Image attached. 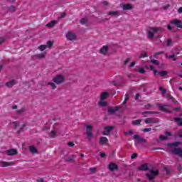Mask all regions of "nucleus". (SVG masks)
<instances>
[{"instance_id":"f257e3e1","label":"nucleus","mask_w":182,"mask_h":182,"mask_svg":"<svg viewBox=\"0 0 182 182\" xmlns=\"http://www.w3.org/2000/svg\"><path fill=\"white\" fill-rule=\"evenodd\" d=\"M180 144H181V142L176 141L173 143H168L167 146L171 149L170 152L172 153V154L182 158V149L178 147Z\"/></svg>"},{"instance_id":"f03ea898","label":"nucleus","mask_w":182,"mask_h":182,"mask_svg":"<svg viewBox=\"0 0 182 182\" xmlns=\"http://www.w3.org/2000/svg\"><path fill=\"white\" fill-rule=\"evenodd\" d=\"M171 25H174V26H176L178 29H181L182 28V21L181 19L174 18L170 21V24H168L166 26V28L168 31H171L173 28L171 27Z\"/></svg>"},{"instance_id":"7ed1b4c3","label":"nucleus","mask_w":182,"mask_h":182,"mask_svg":"<svg viewBox=\"0 0 182 182\" xmlns=\"http://www.w3.org/2000/svg\"><path fill=\"white\" fill-rule=\"evenodd\" d=\"M148 33V38L153 39L154 38V33H157V32H164V30L161 27H151Z\"/></svg>"},{"instance_id":"20e7f679","label":"nucleus","mask_w":182,"mask_h":182,"mask_svg":"<svg viewBox=\"0 0 182 182\" xmlns=\"http://www.w3.org/2000/svg\"><path fill=\"white\" fill-rule=\"evenodd\" d=\"M53 81L55 85H62L65 82V76L63 75H56L53 78Z\"/></svg>"},{"instance_id":"39448f33","label":"nucleus","mask_w":182,"mask_h":182,"mask_svg":"<svg viewBox=\"0 0 182 182\" xmlns=\"http://www.w3.org/2000/svg\"><path fill=\"white\" fill-rule=\"evenodd\" d=\"M86 134L87 136L88 140H92V138L93 137V127L90 124L86 125Z\"/></svg>"},{"instance_id":"423d86ee","label":"nucleus","mask_w":182,"mask_h":182,"mask_svg":"<svg viewBox=\"0 0 182 182\" xmlns=\"http://www.w3.org/2000/svg\"><path fill=\"white\" fill-rule=\"evenodd\" d=\"M146 124H153L159 123V120L156 118H146L144 120Z\"/></svg>"},{"instance_id":"0eeeda50","label":"nucleus","mask_w":182,"mask_h":182,"mask_svg":"<svg viewBox=\"0 0 182 182\" xmlns=\"http://www.w3.org/2000/svg\"><path fill=\"white\" fill-rule=\"evenodd\" d=\"M157 106L159 108V110L161 112H165L166 113H173V111L169 110L168 108H167V105L159 104Z\"/></svg>"},{"instance_id":"6e6552de","label":"nucleus","mask_w":182,"mask_h":182,"mask_svg":"<svg viewBox=\"0 0 182 182\" xmlns=\"http://www.w3.org/2000/svg\"><path fill=\"white\" fill-rule=\"evenodd\" d=\"M113 129H114V127H113L112 126L105 127L104 129V132H102V134L104 136H109L110 134V132L113 130Z\"/></svg>"},{"instance_id":"1a4fd4ad","label":"nucleus","mask_w":182,"mask_h":182,"mask_svg":"<svg viewBox=\"0 0 182 182\" xmlns=\"http://www.w3.org/2000/svg\"><path fill=\"white\" fill-rule=\"evenodd\" d=\"M66 38L68 41H76V34L69 31L66 35Z\"/></svg>"},{"instance_id":"9d476101","label":"nucleus","mask_w":182,"mask_h":182,"mask_svg":"<svg viewBox=\"0 0 182 182\" xmlns=\"http://www.w3.org/2000/svg\"><path fill=\"white\" fill-rule=\"evenodd\" d=\"M7 156H16L18 154V150L16 149H11L6 151Z\"/></svg>"},{"instance_id":"9b49d317","label":"nucleus","mask_w":182,"mask_h":182,"mask_svg":"<svg viewBox=\"0 0 182 182\" xmlns=\"http://www.w3.org/2000/svg\"><path fill=\"white\" fill-rule=\"evenodd\" d=\"M108 169L110 170V171H114V170H119V166H117V164L111 162L108 165Z\"/></svg>"},{"instance_id":"f8f14e48","label":"nucleus","mask_w":182,"mask_h":182,"mask_svg":"<svg viewBox=\"0 0 182 182\" xmlns=\"http://www.w3.org/2000/svg\"><path fill=\"white\" fill-rule=\"evenodd\" d=\"M134 139L136 140V141H139V143H147V140L144 138L140 137V135L135 134L134 135Z\"/></svg>"},{"instance_id":"ddd939ff","label":"nucleus","mask_w":182,"mask_h":182,"mask_svg":"<svg viewBox=\"0 0 182 182\" xmlns=\"http://www.w3.org/2000/svg\"><path fill=\"white\" fill-rule=\"evenodd\" d=\"M107 143H109L107 137L101 136L100 138L99 144H101V146H105V144H107Z\"/></svg>"},{"instance_id":"4468645a","label":"nucleus","mask_w":182,"mask_h":182,"mask_svg":"<svg viewBox=\"0 0 182 182\" xmlns=\"http://www.w3.org/2000/svg\"><path fill=\"white\" fill-rule=\"evenodd\" d=\"M120 107H109L108 108V113L110 114H114L117 110H119Z\"/></svg>"},{"instance_id":"2eb2a0df","label":"nucleus","mask_w":182,"mask_h":182,"mask_svg":"<svg viewBox=\"0 0 182 182\" xmlns=\"http://www.w3.org/2000/svg\"><path fill=\"white\" fill-rule=\"evenodd\" d=\"M108 50L109 48L107 47V46H103L102 48L100 50V53H101L102 55H106Z\"/></svg>"},{"instance_id":"dca6fc26","label":"nucleus","mask_w":182,"mask_h":182,"mask_svg":"<svg viewBox=\"0 0 182 182\" xmlns=\"http://www.w3.org/2000/svg\"><path fill=\"white\" fill-rule=\"evenodd\" d=\"M122 9L124 11H130L133 9V6L130 4H125L122 6Z\"/></svg>"},{"instance_id":"f3484780","label":"nucleus","mask_w":182,"mask_h":182,"mask_svg":"<svg viewBox=\"0 0 182 182\" xmlns=\"http://www.w3.org/2000/svg\"><path fill=\"white\" fill-rule=\"evenodd\" d=\"M138 169L141 171H146V170H149V165H147V164H144L141 165Z\"/></svg>"},{"instance_id":"a211bd4d","label":"nucleus","mask_w":182,"mask_h":182,"mask_svg":"<svg viewBox=\"0 0 182 182\" xmlns=\"http://www.w3.org/2000/svg\"><path fill=\"white\" fill-rule=\"evenodd\" d=\"M16 83V81L15 80H11L9 82H6V87H12L13 86H15V84Z\"/></svg>"},{"instance_id":"6ab92c4d","label":"nucleus","mask_w":182,"mask_h":182,"mask_svg":"<svg viewBox=\"0 0 182 182\" xmlns=\"http://www.w3.org/2000/svg\"><path fill=\"white\" fill-rule=\"evenodd\" d=\"M58 23V21H55V20H52L50 22H49L48 23H47L46 25V26L47 28H53V26H55V25H56Z\"/></svg>"},{"instance_id":"aec40b11","label":"nucleus","mask_w":182,"mask_h":182,"mask_svg":"<svg viewBox=\"0 0 182 182\" xmlns=\"http://www.w3.org/2000/svg\"><path fill=\"white\" fill-rule=\"evenodd\" d=\"M174 122L177 123L178 126H182V118L181 117H175L173 119Z\"/></svg>"},{"instance_id":"412c9836","label":"nucleus","mask_w":182,"mask_h":182,"mask_svg":"<svg viewBox=\"0 0 182 182\" xmlns=\"http://www.w3.org/2000/svg\"><path fill=\"white\" fill-rule=\"evenodd\" d=\"M107 96H109V93L107 92H102L100 96L101 100H105V99H107Z\"/></svg>"},{"instance_id":"4be33fe9","label":"nucleus","mask_w":182,"mask_h":182,"mask_svg":"<svg viewBox=\"0 0 182 182\" xmlns=\"http://www.w3.org/2000/svg\"><path fill=\"white\" fill-rule=\"evenodd\" d=\"M75 157V155H71L68 158H65V161H67V163H72L73 161V159Z\"/></svg>"},{"instance_id":"5701e85b","label":"nucleus","mask_w":182,"mask_h":182,"mask_svg":"<svg viewBox=\"0 0 182 182\" xmlns=\"http://www.w3.org/2000/svg\"><path fill=\"white\" fill-rule=\"evenodd\" d=\"M146 69H150V70H153L154 75H157L159 73V71L157 70L154 69V67L153 65H149V67H146Z\"/></svg>"},{"instance_id":"b1692460","label":"nucleus","mask_w":182,"mask_h":182,"mask_svg":"<svg viewBox=\"0 0 182 182\" xmlns=\"http://www.w3.org/2000/svg\"><path fill=\"white\" fill-rule=\"evenodd\" d=\"M29 150L31 151V153H33V154H36V153H38V150L36 149V148L33 146H31L29 147Z\"/></svg>"},{"instance_id":"393cba45","label":"nucleus","mask_w":182,"mask_h":182,"mask_svg":"<svg viewBox=\"0 0 182 182\" xmlns=\"http://www.w3.org/2000/svg\"><path fill=\"white\" fill-rule=\"evenodd\" d=\"M47 85H48V86H50V87L55 90V89H56V84H55V82H48L47 83Z\"/></svg>"},{"instance_id":"a878e982","label":"nucleus","mask_w":182,"mask_h":182,"mask_svg":"<svg viewBox=\"0 0 182 182\" xmlns=\"http://www.w3.org/2000/svg\"><path fill=\"white\" fill-rule=\"evenodd\" d=\"M1 166H2V167H8V166H12L11 163L5 162V161H2V162L1 163Z\"/></svg>"},{"instance_id":"bb28decb","label":"nucleus","mask_w":182,"mask_h":182,"mask_svg":"<svg viewBox=\"0 0 182 182\" xmlns=\"http://www.w3.org/2000/svg\"><path fill=\"white\" fill-rule=\"evenodd\" d=\"M47 48H48V46H46V45H41L38 47L39 50H41V52H43V50H45Z\"/></svg>"},{"instance_id":"cd10ccee","label":"nucleus","mask_w":182,"mask_h":182,"mask_svg":"<svg viewBox=\"0 0 182 182\" xmlns=\"http://www.w3.org/2000/svg\"><path fill=\"white\" fill-rule=\"evenodd\" d=\"M159 76H161L162 77L164 76H167V71L162 70L159 73H157Z\"/></svg>"},{"instance_id":"c85d7f7f","label":"nucleus","mask_w":182,"mask_h":182,"mask_svg":"<svg viewBox=\"0 0 182 182\" xmlns=\"http://www.w3.org/2000/svg\"><path fill=\"white\" fill-rule=\"evenodd\" d=\"M132 123L134 126H137V125L140 124V123H141V119H136V120L132 121Z\"/></svg>"},{"instance_id":"c756f323","label":"nucleus","mask_w":182,"mask_h":182,"mask_svg":"<svg viewBox=\"0 0 182 182\" xmlns=\"http://www.w3.org/2000/svg\"><path fill=\"white\" fill-rule=\"evenodd\" d=\"M159 112H151V111H146V112H144L141 114H157Z\"/></svg>"},{"instance_id":"7c9ffc66","label":"nucleus","mask_w":182,"mask_h":182,"mask_svg":"<svg viewBox=\"0 0 182 182\" xmlns=\"http://www.w3.org/2000/svg\"><path fill=\"white\" fill-rule=\"evenodd\" d=\"M150 62H151V63H153V65H156L157 66H159V65H160V63L157 60L152 59L150 60Z\"/></svg>"},{"instance_id":"2f4dec72","label":"nucleus","mask_w":182,"mask_h":182,"mask_svg":"<svg viewBox=\"0 0 182 182\" xmlns=\"http://www.w3.org/2000/svg\"><path fill=\"white\" fill-rule=\"evenodd\" d=\"M159 90L161 91V95H166V93H167V90L163 87H159Z\"/></svg>"},{"instance_id":"473e14b6","label":"nucleus","mask_w":182,"mask_h":182,"mask_svg":"<svg viewBox=\"0 0 182 182\" xmlns=\"http://www.w3.org/2000/svg\"><path fill=\"white\" fill-rule=\"evenodd\" d=\"M24 127H26V124H23L22 125V127L20 128V129L18 131H17V133L19 134V133H22V132H23V128Z\"/></svg>"},{"instance_id":"72a5a7b5","label":"nucleus","mask_w":182,"mask_h":182,"mask_svg":"<svg viewBox=\"0 0 182 182\" xmlns=\"http://www.w3.org/2000/svg\"><path fill=\"white\" fill-rule=\"evenodd\" d=\"M16 112L18 113V114L25 113V108H21L20 109H17Z\"/></svg>"},{"instance_id":"f704fd0d","label":"nucleus","mask_w":182,"mask_h":182,"mask_svg":"<svg viewBox=\"0 0 182 182\" xmlns=\"http://www.w3.org/2000/svg\"><path fill=\"white\" fill-rule=\"evenodd\" d=\"M50 136L51 139H55V137H56V132H55V131H51Z\"/></svg>"},{"instance_id":"c9c22d12","label":"nucleus","mask_w":182,"mask_h":182,"mask_svg":"<svg viewBox=\"0 0 182 182\" xmlns=\"http://www.w3.org/2000/svg\"><path fill=\"white\" fill-rule=\"evenodd\" d=\"M36 57L38 58V59H43V58H45V54L43 53L37 54L36 55Z\"/></svg>"},{"instance_id":"e433bc0d","label":"nucleus","mask_w":182,"mask_h":182,"mask_svg":"<svg viewBox=\"0 0 182 182\" xmlns=\"http://www.w3.org/2000/svg\"><path fill=\"white\" fill-rule=\"evenodd\" d=\"M107 105V103H106V102H102L100 101L99 102V106H101L102 107H105Z\"/></svg>"},{"instance_id":"4c0bfd02","label":"nucleus","mask_w":182,"mask_h":182,"mask_svg":"<svg viewBox=\"0 0 182 182\" xmlns=\"http://www.w3.org/2000/svg\"><path fill=\"white\" fill-rule=\"evenodd\" d=\"M149 55H147V53H142L139 55V59H142L143 58H147Z\"/></svg>"},{"instance_id":"58836bf2","label":"nucleus","mask_w":182,"mask_h":182,"mask_svg":"<svg viewBox=\"0 0 182 182\" xmlns=\"http://www.w3.org/2000/svg\"><path fill=\"white\" fill-rule=\"evenodd\" d=\"M129 134H130V136H133V131L129 130L128 132H124V136H129Z\"/></svg>"},{"instance_id":"ea45409f","label":"nucleus","mask_w":182,"mask_h":182,"mask_svg":"<svg viewBox=\"0 0 182 182\" xmlns=\"http://www.w3.org/2000/svg\"><path fill=\"white\" fill-rule=\"evenodd\" d=\"M80 22L82 25H85V23H87V19L82 18Z\"/></svg>"},{"instance_id":"a19ab883","label":"nucleus","mask_w":182,"mask_h":182,"mask_svg":"<svg viewBox=\"0 0 182 182\" xmlns=\"http://www.w3.org/2000/svg\"><path fill=\"white\" fill-rule=\"evenodd\" d=\"M53 46V42L48 41L47 42V48H52Z\"/></svg>"},{"instance_id":"79ce46f5","label":"nucleus","mask_w":182,"mask_h":182,"mask_svg":"<svg viewBox=\"0 0 182 182\" xmlns=\"http://www.w3.org/2000/svg\"><path fill=\"white\" fill-rule=\"evenodd\" d=\"M138 72H139V73H141V75H144V73H146V70H144V68H140L139 70H138Z\"/></svg>"},{"instance_id":"37998d69","label":"nucleus","mask_w":182,"mask_h":182,"mask_svg":"<svg viewBox=\"0 0 182 182\" xmlns=\"http://www.w3.org/2000/svg\"><path fill=\"white\" fill-rule=\"evenodd\" d=\"M171 43H173V40L171 38H168L167 40L166 46H170V45H171Z\"/></svg>"},{"instance_id":"c03bdc74","label":"nucleus","mask_w":182,"mask_h":182,"mask_svg":"<svg viewBox=\"0 0 182 182\" xmlns=\"http://www.w3.org/2000/svg\"><path fill=\"white\" fill-rule=\"evenodd\" d=\"M169 59H173V62H176L177 60V58H176V55H171L168 56Z\"/></svg>"},{"instance_id":"a18cd8bd","label":"nucleus","mask_w":182,"mask_h":182,"mask_svg":"<svg viewBox=\"0 0 182 182\" xmlns=\"http://www.w3.org/2000/svg\"><path fill=\"white\" fill-rule=\"evenodd\" d=\"M13 124L14 126V129L16 130V128L19 127V123L18 122H14Z\"/></svg>"},{"instance_id":"49530a36","label":"nucleus","mask_w":182,"mask_h":182,"mask_svg":"<svg viewBox=\"0 0 182 182\" xmlns=\"http://www.w3.org/2000/svg\"><path fill=\"white\" fill-rule=\"evenodd\" d=\"M142 132L144 133H149V132H151V128H144Z\"/></svg>"},{"instance_id":"de8ad7c7","label":"nucleus","mask_w":182,"mask_h":182,"mask_svg":"<svg viewBox=\"0 0 182 182\" xmlns=\"http://www.w3.org/2000/svg\"><path fill=\"white\" fill-rule=\"evenodd\" d=\"M119 14V11H109L108 13V15L112 16V15H117Z\"/></svg>"},{"instance_id":"09e8293b","label":"nucleus","mask_w":182,"mask_h":182,"mask_svg":"<svg viewBox=\"0 0 182 182\" xmlns=\"http://www.w3.org/2000/svg\"><path fill=\"white\" fill-rule=\"evenodd\" d=\"M159 139H160V140H167V136H166L164 135H160Z\"/></svg>"},{"instance_id":"8fccbe9b","label":"nucleus","mask_w":182,"mask_h":182,"mask_svg":"<svg viewBox=\"0 0 182 182\" xmlns=\"http://www.w3.org/2000/svg\"><path fill=\"white\" fill-rule=\"evenodd\" d=\"M178 136L182 139V129L178 131Z\"/></svg>"},{"instance_id":"3c124183","label":"nucleus","mask_w":182,"mask_h":182,"mask_svg":"<svg viewBox=\"0 0 182 182\" xmlns=\"http://www.w3.org/2000/svg\"><path fill=\"white\" fill-rule=\"evenodd\" d=\"M131 159H137V154L136 153L132 154V156H131Z\"/></svg>"},{"instance_id":"603ef678","label":"nucleus","mask_w":182,"mask_h":182,"mask_svg":"<svg viewBox=\"0 0 182 182\" xmlns=\"http://www.w3.org/2000/svg\"><path fill=\"white\" fill-rule=\"evenodd\" d=\"M130 60H132L130 58H127V60L124 62V65H127L128 63H130Z\"/></svg>"},{"instance_id":"864d4df0","label":"nucleus","mask_w":182,"mask_h":182,"mask_svg":"<svg viewBox=\"0 0 182 182\" xmlns=\"http://www.w3.org/2000/svg\"><path fill=\"white\" fill-rule=\"evenodd\" d=\"M163 52H157L154 55V58H156L159 55H161Z\"/></svg>"},{"instance_id":"5fc2aeb1","label":"nucleus","mask_w":182,"mask_h":182,"mask_svg":"<svg viewBox=\"0 0 182 182\" xmlns=\"http://www.w3.org/2000/svg\"><path fill=\"white\" fill-rule=\"evenodd\" d=\"M5 42V38L4 37H0V45H2Z\"/></svg>"},{"instance_id":"6e6d98bb","label":"nucleus","mask_w":182,"mask_h":182,"mask_svg":"<svg viewBox=\"0 0 182 182\" xmlns=\"http://www.w3.org/2000/svg\"><path fill=\"white\" fill-rule=\"evenodd\" d=\"M100 157H102V159H105V157H106V153L101 152L100 153Z\"/></svg>"},{"instance_id":"4d7b16f0","label":"nucleus","mask_w":182,"mask_h":182,"mask_svg":"<svg viewBox=\"0 0 182 182\" xmlns=\"http://www.w3.org/2000/svg\"><path fill=\"white\" fill-rule=\"evenodd\" d=\"M68 146L69 147H73V146H75V143H73V142H68Z\"/></svg>"},{"instance_id":"13d9d810","label":"nucleus","mask_w":182,"mask_h":182,"mask_svg":"<svg viewBox=\"0 0 182 182\" xmlns=\"http://www.w3.org/2000/svg\"><path fill=\"white\" fill-rule=\"evenodd\" d=\"M90 171H91V173H95L96 172V168H90Z\"/></svg>"},{"instance_id":"bf43d9fd","label":"nucleus","mask_w":182,"mask_h":182,"mask_svg":"<svg viewBox=\"0 0 182 182\" xmlns=\"http://www.w3.org/2000/svg\"><path fill=\"white\" fill-rule=\"evenodd\" d=\"M134 65H136V62L134 61V62L131 63L129 68H134Z\"/></svg>"},{"instance_id":"052dcab7","label":"nucleus","mask_w":182,"mask_h":182,"mask_svg":"<svg viewBox=\"0 0 182 182\" xmlns=\"http://www.w3.org/2000/svg\"><path fill=\"white\" fill-rule=\"evenodd\" d=\"M44 181H45V179H43V178L37 179V182H44Z\"/></svg>"},{"instance_id":"680f3d73","label":"nucleus","mask_w":182,"mask_h":182,"mask_svg":"<svg viewBox=\"0 0 182 182\" xmlns=\"http://www.w3.org/2000/svg\"><path fill=\"white\" fill-rule=\"evenodd\" d=\"M171 100H172L173 103L174 104L177 103V100H176V98H174V97H173Z\"/></svg>"},{"instance_id":"e2e57ef3","label":"nucleus","mask_w":182,"mask_h":182,"mask_svg":"<svg viewBox=\"0 0 182 182\" xmlns=\"http://www.w3.org/2000/svg\"><path fill=\"white\" fill-rule=\"evenodd\" d=\"M139 97H140V95H139V93L136 94V95H135V100H138Z\"/></svg>"},{"instance_id":"0e129e2a","label":"nucleus","mask_w":182,"mask_h":182,"mask_svg":"<svg viewBox=\"0 0 182 182\" xmlns=\"http://www.w3.org/2000/svg\"><path fill=\"white\" fill-rule=\"evenodd\" d=\"M181 107H180L173 108L174 111L181 110Z\"/></svg>"},{"instance_id":"69168bd1","label":"nucleus","mask_w":182,"mask_h":182,"mask_svg":"<svg viewBox=\"0 0 182 182\" xmlns=\"http://www.w3.org/2000/svg\"><path fill=\"white\" fill-rule=\"evenodd\" d=\"M178 14H182V7H180V8L178 9Z\"/></svg>"},{"instance_id":"338daca9","label":"nucleus","mask_w":182,"mask_h":182,"mask_svg":"<svg viewBox=\"0 0 182 182\" xmlns=\"http://www.w3.org/2000/svg\"><path fill=\"white\" fill-rule=\"evenodd\" d=\"M10 11H15V7L14 6H11Z\"/></svg>"},{"instance_id":"774afa93","label":"nucleus","mask_w":182,"mask_h":182,"mask_svg":"<svg viewBox=\"0 0 182 182\" xmlns=\"http://www.w3.org/2000/svg\"><path fill=\"white\" fill-rule=\"evenodd\" d=\"M165 134H166V136H171V132H166L165 133Z\"/></svg>"}]
</instances>
